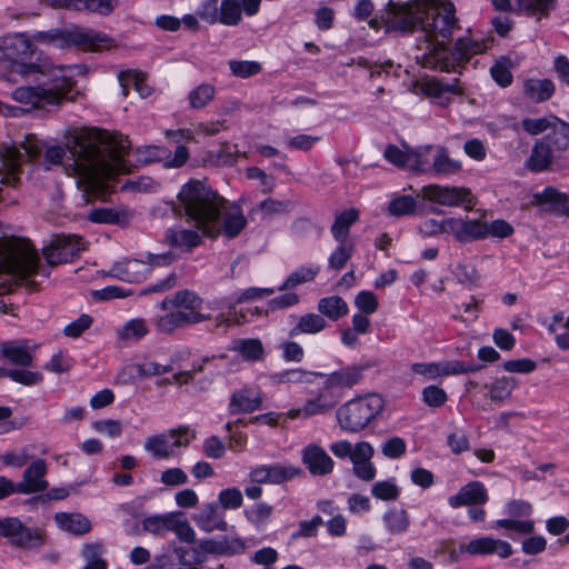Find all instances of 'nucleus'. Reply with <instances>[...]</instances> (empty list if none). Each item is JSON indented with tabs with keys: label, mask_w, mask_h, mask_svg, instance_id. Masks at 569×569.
<instances>
[{
	"label": "nucleus",
	"mask_w": 569,
	"mask_h": 569,
	"mask_svg": "<svg viewBox=\"0 0 569 569\" xmlns=\"http://www.w3.org/2000/svg\"><path fill=\"white\" fill-rule=\"evenodd\" d=\"M318 309L322 315L332 320H337L348 313L346 301L338 296L321 299Z\"/></svg>",
	"instance_id": "33"
},
{
	"label": "nucleus",
	"mask_w": 569,
	"mask_h": 569,
	"mask_svg": "<svg viewBox=\"0 0 569 569\" xmlns=\"http://www.w3.org/2000/svg\"><path fill=\"white\" fill-rule=\"evenodd\" d=\"M300 473V469L292 466H260L254 468L250 478L257 483H281Z\"/></svg>",
	"instance_id": "16"
},
{
	"label": "nucleus",
	"mask_w": 569,
	"mask_h": 569,
	"mask_svg": "<svg viewBox=\"0 0 569 569\" xmlns=\"http://www.w3.org/2000/svg\"><path fill=\"white\" fill-rule=\"evenodd\" d=\"M202 299L191 290H180L171 299H166L161 303L166 315L158 317L157 326L162 331H172L173 329L189 325L199 323L210 319L202 315L200 308Z\"/></svg>",
	"instance_id": "5"
},
{
	"label": "nucleus",
	"mask_w": 569,
	"mask_h": 569,
	"mask_svg": "<svg viewBox=\"0 0 569 569\" xmlns=\"http://www.w3.org/2000/svg\"><path fill=\"white\" fill-rule=\"evenodd\" d=\"M302 461L312 475L323 476L333 470L335 462L323 448L309 445L302 451Z\"/></svg>",
	"instance_id": "17"
},
{
	"label": "nucleus",
	"mask_w": 569,
	"mask_h": 569,
	"mask_svg": "<svg viewBox=\"0 0 569 569\" xmlns=\"http://www.w3.org/2000/svg\"><path fill=\"white\" fill-rule=\"evenodd\" d=\"M39 257L29 240L4 239L0 241V273L23 279L37 272Z\"/></svg>",
	"instance_id": "6"
},
{
	"label": "nucleus",
	"mask_w": 569,
	"mask_h": 569,
	"mask_svg": "<svg viewBox=\"0 0 569 569\" xmlns=\"http://www.w3.org/2000/svg\"><path fill=\"white\" fill-rule=\"evenodd\" d=\"M218 0H208L202 18L210 22L219 21L226 26H236L241 20V4L238 0H223L220 6V12L217 13Z\"/></svg>",
	"instance_id": "14"
},
{
	"label": "nucleus",
	"mask_w": 569,
	"mask_h": 569,
	"mask_svg": "<svg viewBox=\"0 0 569 569\" xmlns=\"http://www.w3.org/2000/svg\"><path fill=\"white\" fill-rule=\"evenodd\" d=\"M117 337L122 342L138 341L142 337V320L131 319L117 331Z\"/></svg>",
	"instance_id": "40"
},
{
	"label": "nucleus",
	"mask_w": 569,
	"mask_h": 569,
	"mask_svg": "<svg viewBox=\"0 0 569 569\" xmlns=\"http://www.w3.org/2000/svg\"><path fill=\"white\" fill-rule=\"evenodd\" d=\"M460 549L470 555H491L496 552L501 558H508L512 553V548L508 542L489 537L473 539L468 545L461 546Z\"/></svg>",
	"instance_id": "18"
},
{
	"label": "nucleus",
	"mask_w": 569,
	"mask_h": 569,
	"mask_svg": "<svg viewBox=\"0 0 569 569\" xmlns=\"http://www.w3.org/2000/svg\"><path fill=\"white\" fill-rule=\"evenodd\" d=\"M523 87L527 98L535 102H543L555 93V84L549 79H529Z\"/></svg>",
	"instance_id": "27"
},
{
	"label": "nucleus",
	"mask_w": 569,
	"mask_h": 569,
	"mask_svg": "<svg viewBox=\"0 0 569 569\" xmlns=\"http://www.w3.org/2000/svg\"><path fill=\"white\" fill-rule=\"evenodd\" d=\"M360 379V373L355 369H343L331 373L326 380V388H350Z\"/></svg>",
	"instance_id": "35"
},
{
	"label": "nucleus",
	"mask_w": 569,
	"mask_h": 569,
	"mask_svg": "<svg viewBox=\"0 0 569 569\" xmlns=\"http://www.w3.org/2000/svg\"><path fill=\"white\" fill-rule=\"evenodd\" d=\"M174 243L193 248L200 243V237L192 230H181L173 234Z\"/></svg>",
	"instance_id": "60"
},
{
	"label": "nucleus",
	"mask_w": 569,
	"mask_h": 569,
	"mask_svg": "<svg viewBox=\"0 0 569 569\" xmlns=\"http://www.w3.org/2000/svg\"><path fill=\"white\" fill-rule=\"evenodd\" d=\"M214 89L209 84H201L190 93V103L193 108H203L213 99Z\"/></svg>",
	"instance_id": "44"
},
{
	"label": "nucleus",
	"mask_w": 569,
	"mask_h": 569,
	"mask_svg": "<svg viewBox=\"0 0 569 569\" xmlns=\"http://www.w3.org/2000/svg\"><path fill=\"white\" fill-rule=\"evenodd\" d=\"M67 47H77L82 51L98 52L116 47L114 40L103 32L93 29L74 27L64 32Z\"/></svg>",
	"instance_id": "11"
},
{
	"label": "nucleus",
	"mask_w": 569,
	"mask_h": 569,
	"mask_svg": "<svg viewBox=\"0 0 569 569\" xmlns=\"http://www.w3.org/2000/svg\"><path fill=\"white\" fill-rule=\"evenodd\" d=\"M416 207V200L412 197L400 196L389 203L388 210L390 214L399 217L413 213Z\"/></svg>",
	"instance_id": "41"
},
{
	"label": "nucleus",
	"mask_w": 569,
	"mask_h": 569,
	"mask_svg": "<svg viewBox=\"0 0 569 569\" xmlns=\"http://www.w3.org/2000/svg\"><path fill=\"white\" fill-rule=\"evenodd\" d=\"M355 303L365 313H373L378 308L377 297L370 291H361Z\"/></svg>",
	"instance_id": "53"
},
{
	"label": "nucleus",
	"mask_w": 569,
	"mask_h": 569,
	"mask_svg": "<svg viewBox=\"0 0 569 569\" xmlns=\"http://www.w3.org/2000/svg\"><path fill=\"white\" fill-rule=\"evenodd\" d=\"M92 427L97 432L107 435L110 438L119 437L122 431L121 423L113 419L96 421Z\"/></svg>",
	"instance_id": "49"
},
{
	"label": "nucleus",
	"mask_w": 569,
	"mask_h": 569,
	"mask_svg": "<svg viewBox=\"0 0 569 569\" xmlns=\"http://www.w3.org/2000/svg\"><path fill=\"white\" fill-rule=\"evenodd\" d=\"M521 10L530 16H538V19L548 17L555 0H517Z\"/></svg>",
	"instance_id": "38"
},
{
	"label": "nucleus",
	"mask_w": 569,
	"mask_h": 569,
	"mask_svg": "<svg viewBox=\"0 0 569 569\" xmlns=\"http://www.w3.org/2000/svg\"><path fill=\"white\" fill-rule=\"evenodd\" d=\"M88 219L94 223L126 224L129 222L130 213L126 210L97 208L89 212Z\"/></svg>",
	"instance_id": "28"
},
{
	"label": "nucleus",
	"mask_w": 569,
	"mask_h": 569,
	"mask_svg": "<svg viewBox=\"0 0 569 569\" xmlns=\"http://www.w3.org/2000/svg\"><path fill=\"white\" fill-rule=\"evenodd\" d=\"M147 281L148 289L146 291H161L168 290L176 286L177 276L174 273H169L164 280L158 281V270L154 267H151L147 272Z\"/></svg>",
	"instance_id": "39"
},
{
	"label": "nucleus",
	"mask_w": 569,
	"mask_h": 569,
	"mask_svg": "<svg viewBox=\"0 0 569 569\" xmlns=\"http://www.w3.org/2000/svg\"><path fill=\"white\" fill-rule=\"evenodd\" d=\"M552 162V152L550 146L545 142L535 144L527 166L532 171H542L549 168Z\"/></svg>",
	"instance_id": "30"
},
{
	"label": "nucleus",
	"mask_w": 569,
	"mask_h": 569,
	"mask_svg": "<svg viewBox=\"0 0 569 569\" xmlns=\"http://www.w3.org/2000/svg\"><path fill=\"white\" fill-rule=\"evenodd\" d=\"M103 545L99 542L87 543L82 549V558L86 560L83 569H107L108 563L102 558Z\"/></svg>",
	"instance_id": "34"
},
{
	"label": "nucleus",
	"mask_w": 569,
	"mask_h": 569,
	"mask_svg": "<svg viewBox=\"0 0 569 569\" xmlns=\"http://www.w3.org/2000/svg\"><path fill=\"white\" fill-rule=\"evenodd\" d=\"M46 475V461L43 459H36L24 470L22 480L17 485V492L30 495L44 491L49 486Z\"/></svg>",
	"instance_id": "15"
},
{
	"label": "nucleus",
	"mask_w": 569,
	"mask_h": 569,
	"mask_svg": "<svg viewBox=\"0 0 569 569\" xmlns=\"http://www.w3.org/2000/svg\"><path fill=\"white\" fill-rule=\"evenodd\" d=\"M433 170L437 173H455L460 170V163L451 160L446 153H440L433 162Z\"/></svg>",
	"instance_id": "56"
},
{
	"label": "nucleus",
	"mask_w": 569,
	"mask_h": 569,
	"mask_svg": "<svg viewBox=\"0 0 569 569\" xmlns=\"http://www.w3.org/2000/svg\"><path fill=\"white\" fill-rule=\"evenodd\" d=\"M423 400L429 406L439 407L446 402L447 395L442 389L431 386L423 390Z\"/></svg>",
	"instance_id": "58"
},
{
	"label": "nucleus",
	"mask_w": 569,
	"mask_h": 569,
	"mask_svg": "<svg viewBox=\"0 0 569 569\" xmlns=\"http://www.w3.org/2000/svg\"><path fill=\"white\" fill-rule=\"evenodd\" d=\"M385 158L397 167H406L407 164L416 171L421 170L422 161L420 153L406 147L401 150L395 144H389L385 150Z\"/></svg>",
	"instance_id": "23"
},
{
	"label": "nucleus",
	"mask_w": 569,
	"mask_h": 569,
	"mask_svg": "<svg viewBox=\"0 0 569 569\" xmlns=\"http://www.w3.org/2000/svg\"><path fill=\"white\" fill-rule=\"evenodd\" d=\"M62 146H50L44 151L46 168L62 163L66 152L71 156L67 167L69 176L86 203L106 200L111 192L109 180L113 174L130 172L124 156L128 141L98 128H70L63 133Z\"/></svg>",
	"instance_id": "1"
},
{
	"label": "nucleus",
	"mask_w": 569,
	"mask_h": 569,
	"mask_svg": "<svg viewBox=\"0 0 569 569\" xmlns=\"http://www.w3.org/2000/svg\"><path fill=\"white\" fill-rule=\"evenodd\" d=\"M422 196L426 200L437 202L442 206H458L466 203L467 209L472 208L470 192L465 188L428 186L422 189Z\"/></svg>",
	"instance_id": "13"
},
{
	"label": "nucleus",
	"mask_w": 569,
	"mask_h": 569,
	"mask_svg": "<svg viewBox=\"0 0 569 569\" xmlns=\"http://www.w3.org/2000/svg\"><path fill=\"white\" fill-rule=\"evenodd\" d=\"M178 199L186 214L209 238H217L221 232L233 238L247 224V219L239 209L228 210L224 199L200 181L184 184Z\"/></svg>",
	"instance_id": "2"
},
{
	"label": "nucleus",
	"mask_w": 569,
	"mask_h": 569,
	"mask_svg": "<svg viewBox=\"0 0 569 569\" xmlns=\"http://www.w3.org/2000/svg\"><path fill=\"white\" fill-rule=\"evenodd\" d=\"M385 520L391 533H400L409 526V519L405 510H393L386 515Z\"/></svg>",
	"instance_id": "43"
},
{
	"label": "nucleus",
	"mask_w": 569,
	"mask_h": 569,
	"mask_svg": "<svg viewBox=\"0 0 569 569\" xmlns=\"http://www.w3.org/2000/svg\"><path fill=\"white\" fill-rule=\"evenodd\" d=\"M488 500L485 486L481 482L473 481L466 485L458 495L449 499V503L453 508L461 506L483 505Z\"/></svg>",
	"instance_id": "20"
},
{
	"label": "nucleus",
	"mask_w": 569,
	"mask_h": 569,
	"mask_svg": "<svg viewBox=\"0 0 569 569\" xmlns=\"http://www.w3.org/2000/svg\"><path fill=\"white\" fill-rule=\"evenodd\" d=\"M325 327L326 321L321 316L309 313L300 318L297 327L291 331V336H295L299 332L317 333L323 330Z\"/></svg>",
	"instance_id": "36"
},
{
	"label": "nucleus",
	"mask_w": 569,
	"mask_h": 569,
	"mask_svg": "<svg viewBox=\"0 0 569 569\" xmlns=\"http://www.w3.org/2000/svg\"><path fill=\"white\" fill-rule=\"evenodd\" d=\"M84 249L86 242L81 237L54 234L42 251L48 263L54 266L72 261Z\"/></svg>",
	"instance_id": "10"
},
{
	"label": "nucleus",
	"mask_w": 569,
	"mask_h": 569,
	"mask_svg": "<svg viewBox=\"0 0 569 569\" xmlns=\"http://www.w3.org/2000/svg\"><path fill=\"white\" fill-rule=\"evenodd\" d=\"M196 522L200 529L206 532L226 531L227 522L219 512L218 506L213 503L204 505L196 517Z\"/></svg>",
	"instance_id": "24"
},
{
	"label": "nucleus",
	"mask_w": 569,
	"mask_h": 569,
	"mask_svg": "<svg viewBox=\"0 0 569 569\" xmlns=\"http://www.w3.org/2000/svg\"><path fill=\"white\" fill-rule=\"evenodd\" d=\"M497 527L503 528L507 530H513L523 535L531 533L533 531V522L532 521H520L513 519H502L496 522Z\"/></svg>",
	"instance_id": "52"
},
{
	"label": "nucleus",
	"mask_w": 569,
	"mask_h": 569,
	"mask_svg": "<svg viewBox=\"0 0 569 569\" xmlns=\"http://www.w3.org/2000/svg\"><path fill=\"white\" fill-rule=\"evenodd\" d=\"M70 66L57 64L47 56H39L34 62L14 66V73L22 77L41 74L50 80V87L24 86L12 91V99L27 104L32 109H42L47 106L60 107L64 101L74 102L79 92L72 93L76 81L69 74Z\"/></svg>",
	"instance_id": "4"
},
{
	"label": "nucleus",
	"mask_w": 569,
	"mask_h": 569,
	"mask_svg": "<svg viewBox=\"0 0 569 569\" xmlns=\"http://www.w3.org/2000/svg\"><path fill=\"white\" fill-rule=\"evenodd\" d=\"M372 493L382 500H392L398 496L397 487L391 482H377L372 488Z\"/></svg>",
	"instance_id": "57"
},
{
	"label": "nucleus",
	"mask_w": 569,
	"mask_h": 569,
	"mask_svg": "<svg viewBox=\"0 0 569 569\" xmlns=\"http://www.w3.org/2000/svg\"><path fill=\"white\" fill-rule=\"evenodd\" d=\"M153 523H159L162 528L172 530L183 542L191 543L196 539V533L189 522L179 519L178 515H170L164 518H148L144 520V529H149Z\"/></svg>",
	"instance_id": "19"
},
{
	"label": "nucleus",
	"mask_w": 569,
	"mask_h": 569,
	"mask_svg": "<svg viewBox=\"0 0 569 569\" xmlns=\"http://www.w3.org/2000/svg\"><path fill=\"white\" fill-rule=\"evenodd\" d=\"M238 350L243 358L252 361L259 360L263 355L262 343L258 339L241 341Z\"/></svg>",
	"instance_id": "45"
},
{
	"label": "nucleus",
	"mask_w": 569,
	"mask_h": 569,
	"mask_svg": "<svg viewBox=\"0 0 569 569\" xmlns=\"http://www.w3.org/2000/svg\"><path fill=\"white\" fill-rule=\"evenodd\" d=\"M427 50L428 52L421 57L422 66L449 72L456 71L473 54L481 52V46L468 38H460L456 42L455 51H450L446 44L439 43L427 46Z\"/></svg>",
	"instance_id": "7"
},
{
	"label": "nucleus",
	"mask_w": 569,
	"mask_h": 569,
	"mask_svg": "<svg viewBox=\"0 0 569 569\" xmlns=\"http://www.w3.org/2000/svg\"><path fill=\"white\" fill-rule=\"evenodd\" d=\"M557 123L552 126V132L549 136L551 144L560 151L569 148V123L556 119Z\"/></svg>",
	"instance_id": "37"
},
{
	"label": "nucleus",
	"mask_w": 569,
	"mask_h": 569,
	"mask_svg": "<svg viewBox=\"0 0 569 569\" xmlns=\"http://www.w3.org/2000/svg\"><path fill=\"white\" fill-rule=\"evenodd\" d=\"M131 295H132V290L123 288V287H117V286H109V287H106L101 290L93 292L94 298L101 299V300L126 298Z\"/></svg>",
	"instance_id": "51"
},
{
	"label": "nucleus",
	"mask_w": 569,
	"mask_h": 569,
	"mask_svg": "<svg viewBox=\"0 0 569 569\" xmlns=\"http://www.w3.org/2000/svg\"><path fill=\"white\" fill-rule=\"evenodd\" d=\"M261 398L259 396L251 397L248 390L236 392L231 397L230 410L232 413L251 412L259 409Z\"/></svg>",
	"instance_id": "31"
},
{
	"label": "nucleus",
	"mask_w": 569,
	"mask_h": 569,
	"mask_svg": "<svg viewBox=\"0 0 569 569\" xmlns=\"http://www.w3.org/2000/svg\"><path fill=\"white\" fill-rule=\"evenodd\" d=\"M0 355L10 363L21 367H29L33 356L26 341H6L0 345Z\"/></svg>",
	"instance_id": "22"
},
{
	"label": "nucleus",
	"mask_w": 569,
	"mask_h": 569,
	"mask_svg": "<svg viewBox=\"0 0 569 569\" xmlns=\"http://www.w3.org/2000/svg\"><path fill=\"white\" fill-rule=\"evenodd\" d=\"M382 409V399L376 395L353 400L345 405L338 413L340 426L349 431H358Z\"/></svg>",
	"instance_id": "8"
},
{
	"label": "nucleus",
	"mask_w": 569,
	"mask_h": 569,
	"mask_svg": "<svg viewBox=\"0 0 569 569\" xmlns=\"http://www.w3.org/2000/svg\"><path fill=\"white\" fill-rule=\"evenodd\" d=\"M353 251L351 243L347 244L341 242L339 249H337L329 259V264L335 270H340L345 267L346 262L350 259Z\"/></svg>",
	"instance_id": "46"
},
{
	"label": "nucleus",
	"mask_w": 569,
	"mask_h": 569,
	"mask_svg": "<svg viewBox=\"0 0 569 569\" xmlns=\"http://www.w3.org/2000/svg\"><path fill=\"white\" fill-rule=\"evenodd\" d=\"M387 24L392 30H422L428 46L447 44L457 27V19L450 2L415 0L402 4L390 3Z\"/></svg>",
	"instance_id": "3"
},
{
	"label": "nucleus",
	"mask_w": 569,
	"mask_h": 569,
	"mask_svg": "<svg viewBox=\"0 0 569 569\" xmlns=\"http://www.w3.org/2000/svg\"><path fill=\"white\" fill-rule=\"evenodd\" d=\"M413 371L430 379H435L440 376L460 375L472 370L470 367H465L459 361H451L446 363H416L412 367Z\"/></svg>",
	"instance_id": "21"
},
{
	"label": "nucleus",
	"mask_w": 569,
	"mask_h": 569,
	"mask_svg": "<svg viewBox=\"0 0 569 569\" xmlns=\"http://www.w3.org/2000/svg\"><path fill=\"white\" fill-rule=\"evenodd\" d=\"M230 69L234 76L249 77L260 71V64L253 61H231Z\"/></svg>",
	"instance_id": "50"
},
{
	"label": "nucleus",
	"mask_w": 569,
	"mask_h": 569,
	"mask_svg": "<svg viewBox=\"0 0 569 569\" xmlns=\"http://www.w3.org/2000/svg\"><path fill=\"white\" fill-rule=\"evenodd\" d=\"M0 51L11 60V73H14V66L26 63L23 60L30 58L36 48L26 34L13 33L0 38Z\"/></svg>",
	"instance_id": "12"
},
{
	"label": "nucleus",
	"mask_w": 569,
	"mask_h": 569,
	"mask_svg": "<svg viewBox=\"0 0 569 569\" xmlns=\"http://www.w3.org/2000/svg\"><path fill=\"white\" fill-rule=\"evenodd\" d=\"M513 382L511 380H497L491 388L490 396L493 400H503L512 390Z\"/></svg>",
	"instance_id": "63"
},
{
	"label": "nucleus",
	"mask_w": 569,
	"mask_h": 569,
	"mask_svg": "<svg viewBox=\"0 0 569 569\" xmlns=\"http://www.w3.org/2000/svg\"><path fill=\"white\" fill-rule=\"evenodd\" d=\"M461 220L458 219H448L437 224V229H432L431 232L433 234L440 232H451L456 236L459 241H462V231H461Z\"/></svg>",
	"instance_id": "59"
},
{
	"label": "nucleus",
	"mask_w": 569,
	"mask_h": 569,
	"mask_svg": "<svg viewBox=\"0 0 569 569\" xmlns=\"http://www.w3.org/2000/svg\"><path fill=\"white\" fill-rule=\"evenodd\" d=\"M92 319L88 315H82L76 321L64 327L63 332L71 338L79 337L86 329L90 327Z\"/></svg>",
	"instance_id": "54"
},
{
	"label": "nucleus",
	"mask_w": 569,
	"mask_h": 569,
	"mask_svg": "<svg viewBox=\"0 0 569 569\" xmlns=\"http://www.w3.org/2000/svg\"><path fill=\"white\" fill-rule=\"evenodd\" d=\"M462 241L468 238H482L487 236V224L476 220L461 222Z\"/></svg>",
	"instance_id": "47"
},
{
	"label": "nucleus",
	"mask_w": 569,
	"mask_h": 569,
	"mask_svg": "<svg viewBox=\"0 0 569 569\" xmlns=\"http://www.w3.org/2000/svg\"><path fill=\"white\" fill-rule=\"evenodd\" d=\"M219 502L224 509H237L242 505V495L236 488L226 489L220 492Z\"/></svg>",
	"instance_id": "48"
},
{
	"label": "nucleus",
	"mask_w": 569,
	"mask_h": 569,
	"mask_svg": "<svg viewBox=\"0 0 569 569\" xmlns=\"http://www.w3.org/2000/svg\"><path fill=\"white\" fill-rule=\"evenodd\" d=\"M54 520L60 529L73 535H86L91 530L90 520L80 513L59 512Z\"/></svg>",
	"instance_id": "25"
},
{
	"label": "nucleus",
	"mask_w": 569,
	"mask_h": 569,
	"mask_svg": "<svg viewBox=\"0 0 569 569\" xmlns=\"http://www.w3.org/2000/svg\"><path fill=\"white\" fill-rule=\"evenodd\" d=\"M187 479L188 477L184 471L179 468L168 469L161 476L162 482L167 486L183 485L187 482Z\"/></svg>",
	"instance_id": "62"
},
{
	"label": "nucleus",
	"mask_w": 569,
	"mask_h": 569,
	"mask_svg": "<svg viewBox=\"0 0 569 569\" xmlns=\"http://www.w3.org/2000/svg\"><path fill=\"white\" fill-rule=\"evenodd\" d=\"M536 202L539 204H549V210L569 216V198L566 193L555 188H547L543 192L535 194Z\"/></svg>",
	"instance_id": "26"
},
{
	"label": "nucleus",
	"mask_w": 569,
	"mask_h": 569,
	"mask_svg": "<svg viewBox=\"0 0 569 569\" xmlns=\"http://www.w3.org/2000/svg\"><path fill=\"white\" fill-rule=\"evenodd\" d=\"M547 541L541 536H533L522 542V551L527 555H537L546 549Z\"/></svg>",
	"instance_id": "61"
},
{
	"label": "nucleus",
	"mask_w": 569,
	"mask_h": 569,
	"mask_svg": "<svg viewBox=\"0 0 569 569\" xmlns=\"http://www.w3.org/2000/svg\"><path fill=\"white\" fill-rule=\"evenodd\" d=\"M358 218L359 211L355 208L348 209L338 214L331 227L333 237L340 242H346L349 234V228L353 222L358 220Z\"/></svg>",
	"instance_id": "29"
},
{
	"label": "nucleus",
	"mask_w": 569,
	"mask_h": 569,
	"mask_svg": "<svg viewBox=\"0 0 569 569\" xmlns=\"http://www.w3.org/2000/svg\"><path fill=\"white\" fill-rule=\"evenodd\" d=\"M117 3L118 0H82V9L108 14L114 9Z\"/></svg>",
	"instance_id": "55"
},
{
	"label": "nucleus",
	"mask_w": 569,
	"mask_h": 569,
	"mask_svg": "<svg viewBox=\"0 0 569 569\" xmlns=\"http://www.w3.org/2000/svg\"><path fill=\"white\" fill-rule=\"evenodd\" d=\"M0 537L21 549H33L43 545L44 536L38 529L24 526L16 517L0 519Z\"/></svg>",
	"instance_id": "9"
},
{
	"label": "nucleus",
	"mask_w": 569,
	"mask_h": 569,
	"mask_svg": "<svg viewBox=\"0 0 569 569\" xmlns=\"http://www.w3.org/2000/svg\"><path fill=\"white\" fill-rule=\"evenodd\" d=\"M3 377H9L13 381L19 382L24 386H32L41 381L42 377L38 372H32L29 370H0Z\"/></svg>",
	"instance_id": "42"
},
{
	"label": "nucleus",
	"mask_w": 569,
	"mask_h": 569,
	"mask_svg": "<svg viewBox=\"0 0 569 569\" xmlns=\"http://www.w3.org/2000/svg\"><path fill=\"white\" fill-rule=\"evenodd\" d=\"M492 78L502 87L512 82V74L508 67L498 62L491 68Z\"/></svg>",
	"instance_id": "64"
},
{
	"label": "nucleus",
	"mask_w": 569,
	"mask_h": 569,
	"mask_svg": "<svg viewBox=\"0 0 569 569\" xmlns=\"http://www.w3.org/2000/svg\"><path fill=\"white\" fill-rule=\"evenodd\" d=\"M141 262L139 260H124L117 262L111 274L129 283L139 282Z\"/></svg>",
	"instance_id": "32"
}]
</instances>
